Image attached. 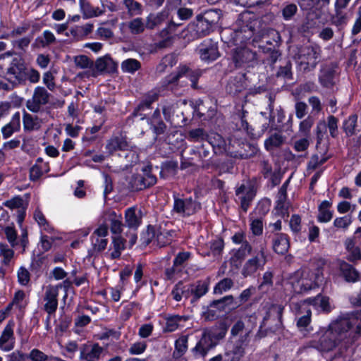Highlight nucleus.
Listing matches in <instances>:
<instances>
[{"label": "nucleus", "instance_id": "1", "mask_svg": "<svg viewBox=\"0 0 361 361\" xmlns=\"http://www.w3.org/2000/svg\"><path fill=\"white\" fill-rule=\"evenodd\" d=\"M356 326L355 333L361 334V311H355L341 316L331 324L328 330L320 337L319 343L322 351L329 352L336 348L343 353L351 343L352 328Z\"/></svg>", "mask_w": 361, "mask_h": 361}, {"label": "nucleus", "instance_id": "2", "mask_svg": "<svg viewBox=\"0 0 361 361\" xmlns=\"http://www.w3.org/2000/svg\"><path fill=\"white\" fill-rule=\"evenodd\" d=\"M142 224V211L133 207L125 211V224L123 223L121 214L117 215L114 212L111 214L110 231L113 234L123 233L129 237V246L131 247L137 241V230Z\"/></svg>", "mask_w": 361, "mask_h": 361}, {"label": "nucleus", "instance_id": "3", "mask_svg": "<svg viewBox=\"0 0 361 361\" xmlns=\"http://www.w3.org/2000/svg\"><path fill=\"white\" fill-rule=\"evenodd\" d=\"M236 25L241 39H244L245 41L250 39L256 34H259L264 30V27L260 25L259 20L250 11H245L239 15Z\"/></svg>", "mask_w": 361, "mask_h": 361}, {"label": "nucleus", "instance_id": "4", "mask_svg": "<svg viewBox=\"0 0 361 361\" xmlns=\"http://www.w3.org/2000/svg\"><path fill=\"white\" fill-rule=\"evenodd\" d=\"M321 47L317 44L304 45L298 51L299 66L303 72L313 71L320 61Z\"/></svg>", "mask_w": 361, "mask_h": 361}, {"label": "nucleus", "instance_id": "5", "mask_svg": "<svg viewBox=\"0 0 361 361\" xmlns=\"http://www.w3.org/2000/svg\"><path fill=\"white\" fill-rule=\"evenodd\" d=\"M321 271L317 269L315 271H310L309 270H298L290 275L289 279L290 283L294 287L297 283L300 286V292L310 290L318 286L322 281Z\"/></svg>", "mask_w": 361, "mask_h": 361}, {"label": "nucleus", "instance_id": "6", "mask_svg": "<svg viewBox=\"0 0 361 361\" xmlns=\"http://www.w3.org/2000/svg\"><path fill=\"white\" fill-rule=\"evenodd\" d=\"M231 58L235 68H253L258 64L256 51L247 47H240L233 49Z\"/></svg>", "mask_w": 361, "mask_h": 361}, {"label": "nucleus", "instance_id": "7", "mask_svg": "<svg viewBox=\"0 0 361 361\" xmlns=\"http://www.w3.org/2000/svg\"><path fill=\"white\" fill-rule=\"evenodd\" d=\"M142 174H133L128 182L131 191H139L150 188L156 184L157 177L152 173V166L148 165L142 169Z\"/></svg>", "mask_w": 361, "mask_h": 361}, {"label": "nucleus", "instance_id": "8", "mask_svg": "<svg viewBox=\"0 0 361 361\" xmlns=\"http://www.w3.org/2000/svg\"><path fill=\"white\" fill-rule=\"evenodd\" d=\"M256 145L245 140L233 139L231 140L228 151L233 158L247 159L254 157L257 152Z\"/></svg>", "mask_w": 361, "mask_h": 361}, {"label": "nucleus", "instance_id": "9", "mask_svg": "<svg viewBox=\"0 0 361 361\" xmlns=\"http://www.w3.org/2000/svg\"><path fill=\"white\" fill-rule=\"evenodd\" d=\"M174 202L173 212L182 217L193 215L201 209V204L192 197L179 198L173 195Z\"/></svg>", "mask_w": 361, "mask_h": 361}, {"label": "nucleus", "instance_id": "10", "mask_svg": "<svg viewBox=\"0 0 361 361\" xmlns=\"http://www.w3.org/2000/svg\"><path fill=\"white\" fill-rule=\"evenodd\" d=\"M202 75L200 70H192L185 65L180 66L178 68L176 73H172L167 78L169 84L176 83L179 79L183 76L187 77L191 81V87L192 89L196 90L198 88L197 81Z\"/></svg>", "mask_w": 361, "mask_h": 361}, {"label": "nucleus", "instance_id": "11", "mask_svg": "<svg viewBox=\"0 0 361 361\" xmlns=\"http://www.w3.org/2000/svg\"><path fill=\"white\" fill-rule=\"evenodd\" d=\"M26 65L21 58H14L7 69L6 75L14 84H23L26 80Z\"/></svg>", "mask_w": 361, "mask_h": 361}, {"label": "nucleus", "instance_id": "12", "mask_svg": "<svg viewBox=\"0 0 361 361\" xmlns=\"http://www.w3.org/2000/svg\"><path fill=\"white\" fill-rule=\"evenodd\" d=\"M197 51L201 60L210 62L220 56L218 43L212 39H204L197 47Z\"/></svg>", "mask_w": 361, "mask_h": 361}, {"label": "nucleus", "instance_id": "13", "mask_svg": "<svg viewBox=\"0 0 361 361\" xmlns=\"http://www.w3.org/2000/svg\"><path fill=\"white\" fill-rule=\"evenodd\" d=\"M50 94L43 87H35L32 97L26 102L27 108L33 113L40 111L42 106L49 103Z\"/></svg>", "mask_w": 361, "mask_h": 361}, {"label": "nucleus", "instance_id": "14", "mask_svg": "<svg viewBox=\"0 0 361 361\" xmlns=\"http://www.w3.org/2000/svg\"><path fill=\"white\" fill-rule=\"evenodd\" d=\"M255 195L256 192L253 187H246L243 184L236 188L235 195L238 197L240 203V208L243 210L244 212H247Z\"/></svg>", "mask_w": 361, "mask_h": 361}, {"label": "nucleus", "instance_id": "15", "mask_svg": "<svg viewBox=\"0 0 361 361\" xmlns=\"http://www.w3.org/2000/svg\"><path fill=\"white\" fill-rule=\"evenodd\" d=\"M253 248L249 242H244L238 249L233 250V255L229 259L231 266L238 269L246 257L252 254Z\"/></svg>", "mask_w": 361, "mask_h": 361}, {"label": "nucleus", "instance_id": "16", "mask_svg": "<svg viewBox=\"0 0 361 361\" xmlns=\"http://www.w3.org/2000/svg\"><path fill=\"white\" fill-rule=\"evenodd\" d=\"M159 97V93L155 90H152L144 94L140 102L134 109L133 115L134 116H142L141 118L143 119L145 118L143 111L146 109H150L152 108V104L158 100Z\"/></svg>", "mask_w": 361, "mask_h": 361}, {"label": "nucleus", "instance_id": "17", "mask_svg": "<svg viewBox=\"0 0 361 361\" xmlns=\"http://www.w3.org/2000/svg\"><path fill=\"white\" fill-rule=\"evenodd\" d=\"M104 355V349L98 343L85 346L80 350V361H99Z\"/></svg>", "mask_w": 361, "mask_h": 361}, {"label": "nucleus", "instance_id": "18", "mask_svg": "<svg viewBox=\"0 0 361 361\" xmlns=\"http://www.w3.org/2000/svg\"><path fill=\"white\" fill-rule=\"evenodd\" d=\"M56 287H51L48 286L44 296L45 304L44 305V310L49 315L54 314L58 307V297Z\"/></svg>", "mask_w": 361, "mask_h": 361}, {"label": "nucleus", "instance_id": "19", "mask_svg": "<svg viewBox=\"0 0 361 361\" xmlns=\"http://www.w3.org/2000/svg\"><path fill=\"white\" fill-rule=\"evenodd\" d=\"M246 89L245 75L238 74L231 77L226 86V92L235 96Z\"/></svg>", "mask_w": 361, "mask_h": 361}, {"label": "nucleus", "instance_id": "20", "mask_svg": "<svg viewBox=\"0 0 361 361\" xmlns=\"http://www.w3.org/2000/svg\"><path fill=\"white\" fill-rule=\"evenodd\" d=\"M209 23L204 22L203 19L199 18V15L196 17V23L190 24L188 27V32L191 35L192 39L200 38L209 34L212 30Z\"/></svg>", "mask_w": 361, "mask_h": 361}, {"label": "nucleus", "instance_id": "21", "mask_svg": "<svg viewBox=\"0 0 361 361\" xmlns=\"http://www.w3.org/2000/svg\"><path fill=\"white\" fill-rule=\"evenodd\" d=\"M335 68L331 65H325L322 67L319 75V82L326 88H331L334 86Z\"/></svg>", "mask_w": 361, "mask_h": 361}, {"label": "nucleus", "instance_id": "22", "mask_svg": "<svg viewBox=\"0 0 361 361\" xmlns=\"http://www.w3.org/2000/svg\"><path fill=\"white\" fill-rule=\"evenodd\" d=\"M215 346L216 343L212 341L208 334L204 331L200 340L197 342L195 347L192 348V352L202 357H205L208 351Z\"/></svg>", "mask_w": 361, "mask_h": 361}, {"label": "nucleus", "instance_id": "23", "mask_svg": "<svg viewBox=\"0 0 361 361\" xmlns=\"http://www.w3.org/2000/svg\"><path fill=\"white\" fill-rule=\"evenodd\" d=\"M130 147V145L127 141L126 137L122 135L111 137L108 140L106 145V149L111 154L117 150H128Z\"/></svg>", "mask_w": 361, "mask_h": 361}, {"label": "nucleus", "instance_id": "24", "mask_svg": "<svg viewBox=\"0 0 361 361\" xmlns=\"http://www.w3.org/2000/svg\"><path fill=\"white\" fill-rule=\"evenodd\" d=\"M149 123L153 133L159 136L165 133L167 126L162 120L159 109H156L149 118Z\"/></svg>", "mask_w": 361, "mask_h": 361}, {"label": "nucleus", "instance_id": "25", "mask_svg": "<svg viewBox=\"0 0 361 361\" xmlns=\"http://www.w3.org/2000/svg\"><path fill=\"white\" fill-rule=\"evenodd\" d=\"M289 239L285 233H276L272 240V247L274 251L279 254L283 255L289 249Z\"/></svg>", "mask_w": 361, "mask_h": 361}, {"label": "nucleus", "instance_id": "26", "mask_svg": "<svg viewBox=\"0 0 361 361\" xmlns=\"http://www.w3.org/2000/svg\"><path fill=\"white\" fill-rule=\"evenodd\" d=\"M220 35L221 40L228 45L238 44L245 42L244 39H241V35L237 27H226L221 30Z\"/></svg>", "mask_w": 361, "mask_h": 361}, {"label": "nucleus", "instance_id": "27", "mask_svg": "<svg viewBox=\"0 0 361 361\" xmlns=\"http://www.w3.org/2000/svg\"><path fill=\"white\" fill-rule=\"evenodd\" d=\"M166 324L164 327V332H173L178 329L182 322L189 319L188 316H180L178 314H168L164 317Z\"/></svg>", "mask_w": 361, "mask_h": 361}, {"label": "nucleus", "instance_id": "28", "mask_svg": "<svg viewBox=\"0 0 361 361\" xmlns=\"http://www.w3.org/2000/svg\"><path fill=\"white\" fill-rule=\"evenodd\" d=\"M274 46L275 47H264L259 46V48L262 49V51L265 54H268L267 61L271 63H274L276 62L279 56H281V53L279 52L278 48L280 45L281 36L279 33H274Z\"/></svg>", "mask_w": 361, "mask_h": 361}, {"label": "nucleus", "instance_id": "29", "mask_svg": "<svg viewBox=\"0 0 361 361\" xmlns=\"http://www.w3.org/2000/svg\"><path fill=\"white\" fill-rule=\"evenodd\" d=\"M251 255L252 256L250 259L263 269L267 262L266 243H261L258 246L255 247Z\"/></svg>", "mask_w": 361, "mask_h": 361}, {"label": "nucleus", "instance_id": "30", "mask_svg": "<svg viewBox=\"0 0 361 361\" xmlns=\"http://www.w3.org/2000/svg\"><path fill=\"white\" fill-rule=\"evenodd\" d=\"M41 119L37 116H32L25 111L23 115V124L25 131L32 132L38 130L41 128Z\"/></svg>", "mask_w": 361, "mask_h": 361}, {"label": "nucleus", "instance_id": "31", "mask_svg": "<svg viewBox=\"0 0 361 361\" xmlns=\"http://www.w3.org/2000/svg\"><path fill=\"white\" fill-rule=\"evenodd\" d=\"M116 235L112 238V244L114 251L111 253V258L112 259H118L121 257L122 250L126 248V243L127 238L123 233L115 234Z\"/></svg>", "mask_w": 361, "mask_h": 361}, {"label": "nucleus", "instance_id": "32", "mask_svg": "<svg viewBox=\"0 0 361 361\" xmlns=\"http://www.w3.org/2000/svg\"><path fill=\"white\" fill-rule=\"evenodd\" d=\"M20 113L16 112L13 118L12 121L4 126L1 129L2 135L4 139H7L11 137L13 133L17 132L20 130Z\"/></svg>", "mask_w": 361, "mask_h": 361}, {"label": "nucleus", "instance_id": "33", "mask_svg": "<svg viewBox=\"0 0 361 361\" xmlns=\"http://www.w3.org/2000/svg\"><path fill=\"white\" fill-rule=\"evenodd\" d=\"M56 42V38L49 30L44 31L42 36L37 37L32 46L37 48H46Z\"/></svg>", "mask_w": 361, "mask_h": 361}, {"label": "nucleus", "instance_id": "34", "mask_svg": "<svg viewBox=\"0 0 361 361\" xmlns=\"http://www.w3.org/2000/svg\"><path fill=\"white\" fill-rule=\"evenodd\" d=\"M171 294L176 301H180L183 297L188 299L192 295L191 285L185 286L182 281H179L173 288Z\"/></svg>", "mask_w": 361, "mask_h": 361}, {"label": "nucleus", "instance_id": "35", "mask_svg": "<svg viewBox=\"0 0 361 361\" xmlns=\"http://www.w3.org/2000/svg\"><path fill=\"white\" fill-rule=\"evenodd\" d=\"M13 326L8 323L0 336V348L5 351H9L13 348V344L8 343L9 339L13 336Z\"/></svg>", "mask_w": 361, "mask_h": 361}, {"label": "nucleus", "instance_id": "36", "mask_svg": "<svg viewBox=\"0 0 361 361\" xmlns=\"http://www.w3.org/2000/svg\"><path fill=\"white\" fill-rule=\"evenodd\" d=\"M332 202L328 200L322 202L318 207L319 214L317 219L319 222L326 223L331 221L333 217V212L330 211Z\"/></svg>", "mask_w": 361, "mask_h": 361}, {"label": "nucleus", "instance_id": "37", "mask_svg": "<svg viewBox=\"0 0 361 361\" xmlns=\"http://www.w3.org/2000/svg\"><path fill=\"white\" fill-rule=\"evenodd\" d=\"M340 269L347 281L355 282L357 280L359 273L352 265L345 262H343L340 264Z\"/></svg>", "mask_w": 361, "mask_h": 361}, {"label": "nucleus", "instance_id": "38", "mask_svg": "<svg viewBox=\"0 0 361 361\" xmlns=\"http://www.w3.org/2000/svg\"><path fill=\"white\" fill-rule=\"evenodd\" d=\"M298 11V8L295 4L285 2L282 4L280 12L285 21H290L294 19Z\"/></svg>", "mask_w": 361, "mask_h": 361}, {"label": "nucleus", "instance_id": "39", "mask_svg": "<svg viewBox=\"0 0 361 361\" xmlns=\"http://www.w3.org/2000/svg\"><path fill=\"white\" fill-rule=\"evenodd\" d=\"M199 18L203 19L204 22L209 23V25L214 27L221 19V11L207 10L204 13L199 15Z\"/></svg>", "mask_w": 361, "mask_h": 361}, {"label": "nucleus", "instance_id": "40", "mask_svg": "<svg viewBox=\"0 0 361 361\" xmlns=\"http://www.w3.org/2000/svg\"><path fill=\"white\" fill-rule=\"evenodd\" d=\"M162 112L166 122L173 121L176 113H179V107L177 102H166L162 106Z\"/></svg>", "mask_w": 361, "mask_h": 361}, {"label": "nucleus", "instance_id": "41", "mask_svg": "<svg viewBox=\"0 0 361 361\" xmlns=\"http://www.w3.org/2000/svg\"><path fill=\"white\" fill-rule=\"evenodd\" d=\"M284 141L285 137L282 135L274 133L265 140L264 147L267 150L271 151L275 148L280 147Z\"/></svg>", "mask_w": 361, "mask_h": 361}, {"label": "nucleus", "instance_id": "42", "mask_svg": "<svg viewBox=\"0 0 361 361\" xmlns=\"http://www.w3.org/2000/svg\"><path fill=\"white\" fill-rule=\"evenodd\" d=\"M234 304L233 295H229L223 297L221 299L213 300L210 303V307L216 309L219 312H224L228 306Z\"/></svg>", "mask_w": 361, "mask_h": 361}, {"label": "nucleus", "instance_id": "43", "mask_svg": "<svg viewBox=\"0 0 361 361\" xmlns=\"http://www.w3.org/2000/svg\"><path fill=\"white\" fill-rule=\"evenodd\" d=\"M348 20L347 14L343 10L335 8V13L331 18L332 25L341 29L347 25Z\"/></svg>", "mask_w": 361, "mask_h": 361}, {"label": "nucleus", "instance_id": "44", "mask_svg": "<svg viewBox=\"0 0 361 361\" xmlns=\"http://www.w3.org/2000/svg\"><path fill=\"white\" fill-rule=\"evenodd\" d=\"M123 4L130 16L140 15L142 12V6L135 0H123Z\"/></svg>", "mask_w": 361, "mask_h": 361}, {"label": "nucleus", "instance_id": "45", "mask_svg": "<svg viewBox=\"0 0 361 361\" xmlns=\"http://www.w3.org/2000/svg\"><path fill=\"white\" fill-rule=\"evenodd\" d=\"M188 336H182L176 341L173 357L178 358L181 357L188 349Z\"/></svg>", "mask_w": 361, "mask_h": 361}, {"label": "nucleus", "instance_id": "46", "mask_svg": "<svg viewBox=\"0 0 361 361\" xmlns=\"http://www.w3.org/2000/svg\"><path fill=\"white\" fill-rule=\"evenodd\" d=\"M192 295H193L191 302L197 301L202 296L208 291V285L202 281H198L196 286L191 284Z\"/></svg>", "mask_w": 361, "mask_h": 361}, {"label": "nucleus", "instance_id": "47", "mask_svg": "<svg viewBox=\"0 0 361 361\" xmlns=\"http://www.w3.org/2000/svg\"><path fill=\"white\" fill-rule=\"evenodd\" d=\"M141 68V63L139 61L134 59H128L121 63V69L123 72L134 73Z\"/></svg>", "mask_w": 361, "mask_h": 361}, {"label": "nucleus", "instance_id": "48", "mask_svg": "<svg viewBox=\"0 0 361 361\" xmlns=\"http://www.w3.org/2000/svg\"><path fill=\"white\" fill-rule=\"evenodd\" d=\"M188 138L192 142H202L208 139V134L203 128L192 129L188 132Z\"/></svg>", "mask_w": 361, "mask_h": 361}, {"label": "nucleus", "instance_id": "49", "mask_svg": "<svg viewBox=\"0 0 361 361\" xmlns=\"http://www.w3.org/2000/svg\"><path fill=\"white\" fill-rule=\"evenodd\" d=\"M207 141H208L209 145L212 147L215 153H216V149L221 150L224 148L225 145V141L223 137L216 133L208 135V139H207Z\"/></svg>", "mask_w": 361, "mask_h": 361}, {"label": "nucleus", "instance_id": "50", "mask_svg": "<svg viewBox=\"0 0 361 361\" xmlns=\"http://www.w3.org/2000/svg\"><path fill=\"white\" fill-rule=\"evenodd\" d=\"M357 116L351 115L343 123V129L348 136H352L355 134V127L357 126Z\"/></svg>", "mask_w": 361, "mask_h": 361}, {"label": "nucleus", "instance_id": "51", "mask_svg": "<svg viewBox=\"0 0 361 361\" xmlns=\"http://www.w3.org/2000/svg\"><path fill=\"white\" fill-rule=\"evenodd\" d=\"M245 354V348L236 344L234 345L233 349L226 352L225 355L230 357V361H240Z\"/></svg>", "mask_w": 361, "mask_h": 361}, {"label": "nucleus", "instance_id": "52", "mask_svg": "<svg viewBox=\"0 0 361 361\" xmlns=\"http://www.w3.org/2000/svg\"><path fill=\"white\" fill-rule=\"evenodd\" d=\"M258 269L262 268L249 259L244 264L241 274L244 277H247L253 275Z\"/></svg>", "mask_w": 361, "mask_h": 361}, {"label": "nucleus", "instance_id": "53", "mask_svg": "<svg viewBox=\"0 0 361 361\" xmlns=\"http://www.w3.org/2000/svg\"><path fill=\"white\" fill-rule=\"evenodd\" d=\"M233 286V281L230 278H225L216 283L214 288V293L222 294L231 289Z\"/></svg>", "mask_w": 361, "mask_h": 361}, {"label": "nucleus", "instance_id": "54", "mask_svg": "<svg viewBox=\"0 0 361 361\" xmlns=\"http://www.w3.org/2000/svg\"><path fill=\"white\" fill-rule=\"evenodd\" d=\"M165 14L162 13H159L157 15L150 14L147 20V28L154 29L156 26L160 25L165 20Z\"/></svg>", "mask_w": 361, "mask_h": 361}, {"label": "nucleus", "instance_id": "55", "mask_svg": "<svg viewBox=\"0 0 361 361\" xmlns=\"http://www.w3.org/2000/svg\"><path fill=\"white\" fill-rule=\"evenodd\" d=\"M227 329L226 328L221 327L219 329H212L210 330H207L206 332L208 334L209 337L212 338V341L217 345L218 342L223 339L226 334Z\"/></svg>", "mask_w": 361, "mask_h": 361}, {"label": "nucleus", "instance_id": "56", "mask_svg": "<svg viewBox=\"0 0 361 361\" xmlns=\"http://www.w3.org/2000/svg\"><path fill=\"white\" fill-rule=\"evenodd\" d=\"M34 218L39 226L43 227L45 231L48 232H51L53 231V228L46 220L44 215L39 209H37L35 210L34 213Z\"/></svg>", "mask_w": 361, "mask_h": 361}, {"label": "nucleus", "instance_id": "57", "mask_svg": "<svg viewBox=\"0 0 361 361\" xmlns=\"http://www.w3.org/2000/svg\"><path fill=\"white\" fill-rule=\"evenodd\" d=\"M338 119L334 116H328L326 126L327 128H329L330 135L333 138H336L338 135Z\"/></svg>", "mask_w": 361, "mask_h": 361}, {"label": "nucleus", "instance_id": "58", "mask_svg": "<svg viewBox=\"0 0 361 361\" xmlns=\"http://www.w3.org/2000/svg\"><path fill=\"white\" fill-rule=\"evenodd\" d=\"M128 27L133 34H139L145 30V25L140 18L131 20L128 24Z\"/></svg>", "mask_w": 361, "mask_h": 361}, {"label": "nucleus", "instance_id": "59", "mask_svg": "<svg viewBox=\"0 0 361 361\" xmlns=\"http://www.w3.org/2000/svg\"><path fill=\"white\" fill-rule=\"evenodd\" d=\"M283 307L281 305H274L269 309V311L267 312V316L264 318V322L266 319L271 318V317H275L278 319L279 323H281L282 314H283Z\"/></svg>", "mask_w": 361, "mask_h": 361}, {"label": "nucleus", "instance_id": "60", "mask_svg": "<svg viewBox=\"0 0 361 361\" xmlns=\"http://www.w3.org/2000/svg\"><path fill=\"white\" fill-rule=\"evenodd\" d=\"M250 230L252 233L255 236H259L263 233V221L262 218H257L252 219L250 223Z\"/></svg>", "mask_w": 361, "mask_h": 361}, {"label": "nucleus", "instance_id": "61", "mask_svg": "<svg viewBox=\"0 0 361 361\" xmlns=\"http://www.w3.org/2000/svg\"><path fill=\"white\" fill-rule=\"evenodd\" d=\"M328 159V157H322V158H319L318 154H313L307 164V168L308 169L314 170L319 166L324 164Z\"/></svg>", "mask_w": 361, "mask_h": 361}, {"label": "nucleus", "instance_id": "62", "mask_svg": "<svg viewBox=\"0 0 361 361\" xmlns=\"http://www.w3.org/2000/svg\"><path fill=\"white\" fill-rule=\"evenodd\" d=\"M291 63L290 61H287L284 66H281L279 71L276 73L277 77H281L285 79H291L292 78V71H291Z\"/></svg>", "mask_w": 361, "mask_h": 361}, {"label": "nucleus", "instance_id": "63", "mask_svg": "<svg viewBox=\"0 0 361 361\" xmlns=\"http://www.w3.org/2000/svg\"><path fill=\"white\" fill-rule=\"evenodd\" d=\"M287 195L277 194L276 209L282 214L288 213V205L286 202Z\"/></svg>", "mask_w": 361, "mask_h": 361}, {"label": "nucleus", "instance_id": "64", "mask_svg": "<svg viewBox=\"0 0 361 361\" xmlns=\"http://www.w3.org/2000/svg\"><path fill=\"white\" fill-rule=\"evenodd\" d=\"M26 358L32 361H47L49 360L48 355L36 348L32 349L28 355H26Z\"/></svg>", "mask_w": 361, "mask_h": 361}]
</instances>
